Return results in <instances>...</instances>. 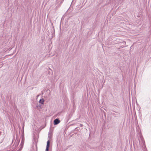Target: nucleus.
Returning <instances> with one entry per match:
<instances>
[{"label":"nucleus","mask_w":151,"mask_h":151,"mask_svg":"<svg viewBox=\"0 0 151 151\" xmlns=\"http://www.w3.org/2000/svg\"><path fill=\"white\" fill-rule=\"evenodd\" d=\"M50 142L49 140H48L47 141L45 151H48V150H49V148L50 146Z\"/></svg>","instance_id":"nucleus-1"},{"label":"nucleus","mask_w":151,"mask_h":151,"mask_svg":"<svg viewBox=\"0 0 151 151\" xmlns=\"http://www.w3.org/2000/svg\"><path fill=\"white\" fill-rule=\"evenodd\" d=\"M60 122V120L58 119H56L54 121V125H57Z\"/></svg>","instance_id":"nucleus-2"},{"label":"nucleus","mask_w":151,"mask_h":151,"mask_svg":"<svg viewBox=\"0 0 151 151\" xmlns=\"http://www.w3.org/2000/svg\"><path fill=\"white\" fill-rule=\"evenodd\" d=\"M19 143V141L18 140H17L16 142L15 143L13 146H14V147H17L18 146Z\"/></svg>","instance_id":"nucleus-3"},{"label":"nucleus","mask_w":151,"mask_h":151,"mask_svg":"<svg viewBox=\"0 0 151 151\" xmlns=\"http://www.w3.org/2000/svg\"><path fill=\"white\" fill-rule=\"evenodd\" d=\"M44 101V100L43 99H40L39 101V103L41 104H43Z\"/></svg>","instance_id":"nucleus-4"},{"label":"nucleus","mask_w":151,"mask_h":151,"mask_svg":"<svg viewBox=\"0 0 151 151\" xmlns=\"http://www.w3.org/2000/svg\"><path fill=\"white\" fill-rule=\"evenodd\" d=\"M22 149V147L21 146L19 150V151H20Z\"/></svg>","instance_id":"nucleus-5"},{"label":"nucleus","mask_w":151,"mask_h":151,"mask_svg":"<svg viewBox=\"0 0 151 151\" xmlns=\"http://www.w3.org/2000/svg\"><path fill=\"white\" fill-rule=\"evenodd\" d=\"M64 0H62L60 2V4H61L63 3V1Z\"/></svg>","instance_id":"nucleus-6"},{"label":"nucleus","mask_w":151,"mask_h":151,"mask_svg":"<svg viewBox=\"0 0 151 151\" xmlns=\"http://www.w3.org/2000/svg\"><path fill=\"white\" fill-rule=\"evenodd\" d=\"M35 146H36V148H37V145H35Z\"/></svg>","instance_id":"nucleus-7"}]
</instances>
